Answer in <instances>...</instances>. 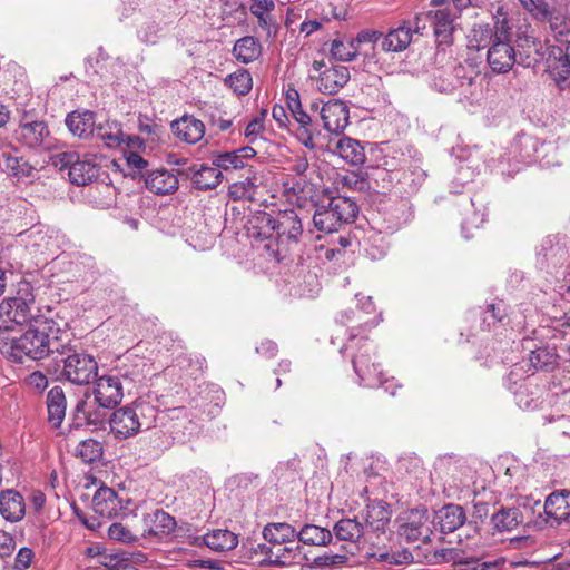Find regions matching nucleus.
Listing matches in <instances>:
<instances>
[{
    "mask_svg": "<svg viewBox=\"0 0 570 570\" xmlns=\"http://www.w3.org/2000/svg\"><path fill=\"white\" fill-rule=\"evenodd\" d=\"M363 347H365L364 352L353 355V367L361 382L368 387H375L382 384L381 364L371 362V348L367 344H363L361 348Z\"/></svg>",
    "mask_w": 570,
    "mask_h": 570,
    "instance_id": "obj_21",
    "label": "nucleus"
},
{
    "mask_svg": "<svg viewBox=\"0 0 570 570\" xmlns=\"http://www.w3.org/2000/svg\"><path fill=\"white\" fill-rule=\"evenodd\" d=\"M174 135L181 141L194 145L205 135V125L194 116H183L171 122Z\"/></svg>",
    "mask_w": 570,
    "mask_h": 570,
    "instance_id": "obj_30",
    "label": "nucleus"
},
{
    "mask_svg": "<svg viewBox=\"0 0 570 570\" xmlns=\"http://www.w3.org/2000/svg\"><path fill=\"white\" fill-rule=\"evenodd\" d=\"M529 363L534 371L549 370L556 364V354L548 348H537L531 351Z\"/></svg>",
    "mask_w": 570,
    "mask_h": 570,
    "instance_id": "obj_52",
    "label": "nucleus"
},
{
    "mask_svg": "<svg viewBox=\"0 0 570 570\" xmlns=\"http://www.w3.org/2000/svg\"><path fill=\"white\" fill-rule=\"evenodd\" d=\"M357 214L358 206L350 197L333 196L316 206L313 224L320 232L334 233L343 225L352 224Z\"/></svg>",
    "mask_w": 570,
    "mask_h": 570,
    "instance_id": "obj_4",
    "label": "nucleus"
},
{
    "mask_svg": "<svg viewBox=\"0 0 570 570\" xmlns=\"http://www.w3.org/2000/svg\"><path fill=\"white\" fill-rule=\"evenodd\" d=\"M541 421L543 424H553L556 431L570 436V396H559L550 412L541 415Z\"/></svg>",
    "mask_w": 570,
    "mask_h": 570,
    "instance_id": "obj_26",
    "label": "nucleus"
},
{
    "mask_svg": "<svg viewBox=\"0 0 570 570\" xmlns=\"http://www.w3.org/2000/svg\"><path fill=\"white\" fill-rule=\"evenodd\" d=\"M53 361L61 366L60 376L75 385H88L98 375L95 357L78 351L70 342L62 343Z\"/></svg>",
    "mask_w": 570,
    "mask_h": 570,
    "instance_id": "obj_3",
    "label": "nucleus"
},
{
    "mask_svg": "<svg viewBox=\"0 0 570 570\" xmlns=\"http://www.w3.org/2000/svg\"><path fill=\"white\" fill-rule=\"evenodd\" d=\"M223 175L215 166L200 165L191 175V184L196 189L209 190L216 188L222 181Z\"/></svg>",
    "mask_w": 570,
    "mask_h": 570,
    "instance_id": "obj_43",
    "label": "nucleus"
},
{
    "mask_svg": "<svg viewBox=\"0 0 570 570\" xmlns=\"http://www.w3.org/2000/svg\"><path fill=\"white\" fill-rule=\"evenodd\" d=\"M27 514V503L20 492L13 489L0 492V515L8 522L17 523Z\"/></svg>",
    "mask_w": 570,
    "mask_h": 570,
    "instance_id": "obj_24",
    "label": "nucleus"
},
{
    "mask_svg": "<svg viewBox=\"0 0 570 570\" xmlns=\"http://www.w3.org/2000/svg\"><path fill=\"white\" fill-rule=\"evenodd\" d=\"M226 82L230 89L239 96L247 95L253 87V79L247 70H239L229 75Z\"/></svg>",
    "mask_w": 570,
    "mask_h": 570,
    "instance_id": "obj_51",
    "label": "nucleus"
},
{
    "mask_svg": "<svg viewBox=\"0 0 570 570\" xmlns=\"http://www.w3.org/2000/svg\"><path fill=\"white\" fill-rule=\"evenodd\" d=\"M67 400L62 387L53 386L47 395L48 421L53 428H59L65 420Z\"/></svg>",
    "mask_w": 570,
    "mask_h": 570,
    "instance_id": "obj_37",
    "label": "nucleus"
},
{
    "mask_svg": "<svg viewBox=\"0 0 570 570\" xmlns=\"http://www.w3.org/2000/svg\"><path fill=\"white\" fill-rule=\"evenodd\" d=\"M431 12V23L433 26L434 36L436 41L442 43H450L452 41V33L454 30V17L448 9H438Z\"/></svg>",
    "mask_w": 570,
    "mask_h": 570,
    "instance_id": "obj_39",
    "label": "nucleus"
},
{
    "mask_svg": "<svg viewBox=\"0 0 570 570\" xmlns=\"http://www.w3.org/2000/svg\"><path fill=\"white\" fill-rule=\"evenodd\" d=\"M303 234V224L295 210L279 212L275 216L274 242L264 245L267 252L281 259L287 246L297 244Z\"/></svg>",
    "mask_w": 570,
    "mask_h": 570,
    "instance_id": "obj_8",
    "label": "nucleus"
},
{
    "mask_svg": "<svg viewBox=\"0 0 570 570\" xmlns=\"http://www.w3.org/2000/svg\"><path fill=\"white\" fill-rule=\"evenodd\" d=\"M61 330L51 318H36L35 324L20 336L9 326H0V353L12 362L39 361L58 354L62 345Z\"/></svg>",
    "mask_w": 570,
    "mask_h": 570,
    "instance_id": "obj_2",
    "label": "nucleus"
},
{
    "mask_svg": "<svg viewBox=\"0 0 570 570\" xmlns=\"http://www.w3.org/2000/svg\"><path fill=\"white\" fill-rule=\"evenodd\" d=\"M38 311L35 303V297L31 293L26 292L22 294L19 291V295L3 299L0 304V318L2 320L3 327L8 326V323H14L17 325H23L29 322H33L36 318H41L33 312ZM2 327V325H0Z\"/></svg>",
    "mask_w": 570,
    "mask_h": 570,
    "instance_id": "obj_10",
    "label": "nucleus"
},
{
    "mask_svg": "<svg viewBox=\"0 0 570 570\" xmlns=\"http://www.w3.org/2000/svg\"><path fill=\"white\" fill-rule=\"evenodd\" d=\"M340 184L342 187L357 190V191H366L371 188L370 181L357 173H348L346 175L341 176Z\"/></svg>",
    "mask_w": 570,
    "mask_h": 570,
    "instance_id": "obj_59",
    "label": "nucleus"
},
{
    "mask_svg": "<svg viewBox=\"0 0 570 570\" xmlns=\"http://www.w3.org/2000/svg\"><path fill=\"white\" fill-rule=\"evenodd\" d=\"M361 521L367 535L370 533H384L386 525L391 519V512L387 510L386 504L379 502H371L366 505L365 510L360 515Z\"/></svg>",
    "mask_w": 570,
    "mask_h": 570,
    "instance_id": "obj_25",
    "label": "nucleus"
},
{
    "mask_svg": "<svg viewBox=\"0 0 570 570\" xmlns=\"http://www.w3.org/2000/svg\"><path fill=\"white\" fill-rule=\"evenodd\" d=\"M3 169L18 179L32 178L35 176V167L23 157L13 156L3 153Z\"/></svg>",
    "mask_w": 570,
    "mask_h": 570,
    "instance_id": "obj_47",
    "label": "nucleus"
},
{
    "mask_svg": "<svg viewBox=\"0 0 570 570\" xmlns=\"http://www.w3.org/2000/svg\"><path fill=\"white\" fill-rule=\"evenodd\" d=\"M204 544L216 552L230 551L238 544V537L228 529H214L203 537Z\"/></svg>",
    "mask_w": 570,
    "mask_h": 570,
    "instance_id": "obj_38",
    "label": "nucleus"
},
{
    "mask_svg": "<svg viewBox=\"0 0 570 570\" xmlns=\"http://www.w3.org/2000/svg\"><path fill=\"white\" fill-rule=\"evenodd\" d=\"M138 525L140 537L158 539L171 534L177 527L175 518L160 509L145 513L140 520L138 519Z\"/></svg>",
    "mask_w": 570,
    "mask_h": 570,
    "instance_id": "obj_17",
    "label": "nucleus"
},
{
    "mask_svg": "<svg viewBox=\"0 0 570 570\" xmlns=\"http://www.w3.org/2000/svg\"><path fill=\"white\" fill-rule=\"evenodd\" d=\"M51 164L60 171L68 170L71 184L85 186L99 175V166L90 155L81 157L75 151H63L51 156Z\"/></svg>",
    "mask_w": 570,
    "mask_h": 570,
    "instance_id": "obj_7",
    "label": "nucleus"
},
{
    "mask_svg": "<svg viewBox=\"0 0 570 570\" xmlns=\"http://www.w3.org/2000/svg\"><path fill=\"white\" fill-rule=\"evenodd\" d=\"M336 151L341 158L351 165L357 166L365 161L364 148L357 140L350 137H343L337 141Z\"/></svg>",
    "mask_w": 570,
    "mask_h": 570,
    "instance_id": "obj_45",
    "label": "nucleus"
},
{
    "mask_svg": "<svg viewBox=\"0 0 570 570\" xmlns=\"http://www.w3.org/2000/svg\"><path fill=\"white\" fill-rule=\"evenodd\" d=\"M429 515L425 509H414L401 519L397 533L407 542H417L430 539Z\"/></svg>",
    "mask_w": 570,
    "mask_h": 570,
    "instance_id": "obj_15",
    "label": "nucleus"
},
{
    "mask_svg": "<svg viewBox=\"0 0 570 570\" xmlns=\"http://www.w3.org/2000/svg\"><path fill=\"white\" fill-rule=\"evenodd\" d=\"M65 124L73 137L88 139L95 132V112L90 110H73L66 116Z\"/></svg>",
    "mask_w": 570,
    "mask_h": 570,
    "instance_id": "obj_29",
    "label": "nucleus"
},
{
    "mask_svg": "<svg viewBox=\"0 0 570 570\" xmlns=\"http://www.w3.org/2000/svg\"><path fill=\"white\" fill-rule=\"evenodd\" d=\"M142 177L146 188L156 195L174 194L179 187L176 174L166 168L147 170Z\"/></svg>",
    "mask_w": 570,
    "mask_h": 570,
    "instance_id": "obj_23",
    "label": "nucleus"
},
{
    "mask_svg": "<svg viewBox=\"0 0 570 570\" xmlns=\"http://www.w3.org/2000/svg\"><path fill=\"white\" fill-rule=\"evenodd\" d=\"M213 166L219 170L243 169L245 168V163L240 160L237 153L228 151L216 155L213 159Z\"/></svg>",
    "mask_w": 570,
    "mask_h": 570,
    "instance_id": "obj_57",
    "label": "nucleus"
},
{
    "mask_svg": "<svg viewBox=\"0 0 570 570\" xmlns=\"http://www.w3.org/2000/svg\"><path fill=\"white\" fill-rule=\"evenodd\" d=\"M332 534L333 541L360 543L362 540H367V533L358 515L336 521L332 528Z\"/></svg>",
    "mask_w": 570,
    "mask_h": 570,
    "instance_id": "obj_27",
    "label": "nucleus"
},
{
    "mask_svg": "<svg viewBox=\"0 0 570 570\" xmlns=\"http://www.w3.org/2000/svg\"><path fill=\"white\" fill-rule=\"evenodd\" d=\"M466 521L464 509L459 504H445L435 512L434 524L442 533H451Z\"/></svg>",
    "mask_w": 570,
    "mask_h": 570,
    "instance_id": "obj_31",
    "label": "nucleus"
},
{
    "mask_svg": "<svg viewBox=\"0 0 570 570\" xmlns=\"http://www.w3.org/2000/svg\"><path fill=\"white\" fill-rule=\"evenodd\" d=\"M519 145L520 156L524 161H531L539 158L540 149L544 148V145L540 144L538 138L529 135L521 136Z\"/></svg>",
    "mask_w": 570,
    "mask_h": 570,
    "instance_id": "obj_53",
    "label": "nucleus"
},
{
    "mask_svg": "<svg viewBox=\"0 0 570 570\" xmlns=\"http://www.w3.org/2000/svg\"><path fill=\"white\" fill-rule=\"evenodd\" d=\"M119 521L111 523L108 529V538L122 543H131L140 537L137 512H130L129 517H120Z\"/></svg>",
    "mask_w": 570,
    "mask_h": 570,
    "instance_id": "obj_28",
    "label": "nucleus"
},
{
    "mask_svg": "<svg viewBox=\"0 0 570 570\" xmlns=\"http://www.w3.org/2000/svg\"><path fill=\"white\" fill-rule=\"evenodd\" d=\"M92 509L107 519L128 518L130 512L137 511L136 504L130 499L120 497L114 489L106 485L95 492Z\"/></svg>",
    "mask_w": 570,
    "mask_h": 570,
    "instance_id": "obj_9",
    "label": "nucleus"
},
{
    "mask_svg": "<svg viewBox=\"0 0 570 570\" xmlns=\"http://www.w3.org/2000/svg\"><path fill=\"white\" fill-rule=\"evenodd\" d=\"M546 523L550 527L561 525L570 521V490H558L550 493L544 501Z\"/></svg>",
    "mask_w": 570,
    "mask_h": 570,
    "instance_id": "obj_19",
    "label": "nucleus"
},
{
    "mask_svg": "<svg viewBox=\"0 0 570 570\" xmlns=\"http://www.w3.org/2000/svg\"><path fill=\"white\" fill-rule=\"evenodd\" d=\"M259 550L266 556L265 564L272 567H291L294 564H305L311 561V557L305 552V549L299 544L298 540L289 543H283L274 549L265 544H259Z\"/></svg>",
    "mask_w": 570,
    "mask_h": 570,
    "instance_id": "obj_12",
    "label": "nucleus"
},
{
    "mask_svg": "<svg viewBox=\"0 0 570 570\" xmlns=\"http://www.w3.org/2000/svg\"><path fill=\"white\" fill-rule=\"evenodd\" d=\"M332 56L341 61H352L358 55V48L353 39L340 40L335 39L331 45Z\"/></svg>",
    "mask_w": 570,
    "mask_h": 570,
    "instance_id": "obj_49",
    "label": "nucleus"
},
{
    "mask_svg": "<svg viewBox=\"0 0 570 570\" xmlns=\"http://www.w3.org/2000/svg\"><path fill=\"white\" fill-rule=\"evenodd\" d=\"M256 178L247 176L245 179L235 181L229 186L228 194L234 199H245L250 198L255 193L256 188Z\"/></svg>",
    "mask_w": 570,
    "mask_h": 570,
    "instance_id": "obj_54",
    "label": "nucleus"
},
{
    "mask_svg": "<svg viewBox=\"0 0 570 570\" xmlns=\"http://www.w3.org/2000/svg\"><path fill=\"white\" fill-rule=\"evenodd\" d=\"M94 396L99 405L104 407L114 409L124 397L125 385L120 381V376L105 374L95 377Z\"/></svg>",
    "mask_w": 570,
    "mask_h": 570,
    "instance_id": "obj_16",
    "label": "nucleus"
},
{
    "mask_svg": "<svg viewBox=\"0 0 570 570\" xmlns=\"http://www.w3.org/2000/svg\"><path fill=\"white\" fill-rule=\"evenodd\" d=\"M505 305L502 302L497 304H490L487 307L485 315L483 317V323L487 324L488 327L494 325L498 322H501L505 317Z\"/></svg>",
    "mask_w": 570,
    "mask_h": 570,
    "instance_id": "obj_62",
    "label": "nucleus"
},
{
    "mask_svg": "<svg viewBox=\"0 0 570 570\" xmlns=\"http://www.w3.org/2000/svg\"><path fill=\"white\" fill-rule=\"evenodd\" d=\"M264 119H265V111L261 114V116L255 117L252 119L245 130L244 135L248 139L250 144H254L258 137L263 134L265 126H264Z\"/></svg>",
    "mask_w": 570,
    "mask_h": 570,
    "instance_id": "obj_61",
    "label": "nucleus"
},
{
    "mask_svg": "<svg viewBox=\"0 0 570 570\" xmlns=\"http://www.w3.org/2000/svg\"><path fill=\"white\" fill-rule=\"evenodd\" d=\"M294 95L296 98H292L288 95V107L291 109L293 117L295 118L297 124L311 125L312 119H311L309 115H307L302 109L301 101L298 100L297 91H294Z\"/></svg>",
    "mask_w": 570,
    "mask_h": 570,
    "instance_id": "obj_63",
    "label": "nucleus"
},
{
    "mask_svg": "<svg viewBox=\"0 0 570 570\" xmlns=\"http://www.w3.org/2000/svg\"><path fill=\"white\" fill-rule=\"evenodd\" d=\"M350 80V70L347 67L336 65L325 69L320 73L317 87L326 95H334L342 89Z\"/></svg>",
    "mask_w": 570,
    "mask_h": 570,
    "instance_id": "obj_32",
    "label": "nucleus"
},
{
    "mask_svg": "<svg viewBox=\"0 0 570 570\" xmlns=\"http://www.w3.org/2000/svg\"><path fill=\"white\" fill-rule=\"evenodd\" d=\"M108 409L99 405L95 396L91 399L90 394L86 393L83 399L79 400L75 406L71 426L76 429L83 426L104 428L107 421L106 410Z\"/></svg>",
    "mask_w": 570,
    "mask_h": 570,
    "instance_id": "obj_13",
    "label": "nucleus"
},
{
    "mask_svg": "<svg viewBox=\"0 0 570 570\" xmlns=\"http://www.w3.org/2000/svg\"><path fill=\"white\" fill-rule=\"evenodd\" d=\"M261 53L262 46L259 41L252 36L238 39L233 48L234 57L245 65L255 61Z\"/></svg>",
    "mask_w": 570,
    "mask_h": 570,
    "instance_id": "obj_44",
    "label": "nucleus"
},
{
    "mask_svg": "<svg viewBox=\"0 0 570 570\" xmlns=\"http://www.w3.org/2000/svg\"><path fill=\"white\" fill-rule=\"evenodd\" d=\"M451 70L454 82H456V90L461 89V92L464 95L472 94L470 89L474 86L478 73L462 65L454 66Z\"/></svg>",
    "mask_w": 570,
    "mask_h": 570,
    "instance_id": "obj_48",
    "label": "nucleus"
},
{
    "mask_svg": "<svg viewBox=\"0 0 570 570\" xmlns=\"http://www.w3.org/2000/svg\"><path fill=\"white\" fill-rule=\"evenodd\" d=\"M269 12L271 11H253L252 14L257 18L258 26L265 31L266 38L274 40L278 33L279 24Z\"/></svg>",
    "mask_w": 570,
    "mask_h": 570,
    "instance_id": "obj_56",
    "label": "nucleus"
},
{
    "mask_svg": "<svg viewBox=\"0 0 570 570\" xmlns=\"http://www.w3.org/2000/svg\"><path fill=\"white\" fill-rule=\"evenodd\" d=\"M248 235L256 240L274 242L275 216L266 212H256L247 220Z\"/></svg>",
    "mask_w": 570,
    "mask_h": 570,
    "instance_id": "obj_33",
    "label": "nucleus"
},
{
    "mask_svg": "<svg viewBox=\"0 0 570 570\" xmlns=\"http://www.w3.org/2000/svg\"><path fill=\"white\" fill-rule=\"evenodd\" d=\"M347 561V557L338 553H323L311 558L309 562H305L309 568L314 569H332L342 566Z\"/></svg>",
    "mask_w": 570,
    "mask_h": 570,
    "instance_id": "obj_55",
    "label": "nucleus"
},
{
    "mask_svg": "<svg viewBox=\"0 0 570 570\" xmlns=\"http://www.w3.org/2000/svg\"><path fill=\"white\" fill-rule=\"evenodd\" d=\"M433 87L442 94H451L455 91L456 82H454L452 70H439L433 77Z\"/></svg>",
    "mask_w": 570,
    "mask_h": 570,
    "instance_id": "obj_58",
    "label": "nucleus"
},
{
    "mask_svg": "<svg viewBox=\"0 0 570 570\" xmlns=\"http://www.w3.org/2000/svg\"><path fill=\"white\" fill-rule=\"evenodd\" d=\"M263 538L274 544L282 546L297 540L298 531L286 522L268 523L263 529Z\"/></svg>",
    "mask_w": 570,
    "mask_h": 570,
    "instance_id": "obj_41",
    "label": "nucleus"
},
{
    "mask_svg": "<svg viewBox=\"0 0 570 570\" xmlns=\"http://www.w3.org/2000/svg\"><path fill=\"white\" fill-rule=\"evenodd\" d=\"M522 522L523 513L519 508H501L491 517V524L498 532H511Z\"/></svg>",
    "mask_w": 570,
    "mask_h": 570,
    "instance_id": "obj_42",
    "label": "nucleus"
},
{
    "mask_svg": "<svg viewBox=\"0 0 570 570\" xmlns=\"http://www.w3.org/2000/svg\"><path fill=\"white\" fill-rule=\"evenodd\" d=\"M324 128L332 134H341L348 125L350 110L341 100L331 99L320 111Z\"/></svg>",
    "mask_w": 570,
    "mask_h": 570,
    "instance_id": "obj_22",
    "label": "nucleus"
},
{
    "mask_svg": "<svg viewBox=\"0 0 570 570\" xmlns=\"http://www.w3.org/2000/svg\"><path fill=\"white\" fill-rule=\"evenodd\" d=\"M121 125L115 120H107L104 124H96L92 137H96L105 142L108 147H117L122 141Z\"/></svg>",
    "mask_w": 570,
    "mask_h": 570,
    "instance_id": "obj_46",
    "label": "nucleus"
},
{
    "mask_svg": "<svg viewBox=\"0 0 570 570\" xmlns=\"http://www.w3.org/2000/svg\"><path fill=\"white\" fill-rule=\"evenodd\" d=\"M413 38L410 29L402 20L397 27L390 29L380 42V47L384 52H402L411 45Z\"/></svg>",
    "mask_w": 570,
    "mask_h": 570,
    "instance_id": "obj_34",
    "label": "nucleus"
},
{
    "mask_svg": "<svg viewBox=\"0 0 570 570\" xmlns=\"http://www.w3.org/2000/svg\"><path fill=\"white\" fill-rule=\"evenodd\" d=\"M435 563H451L459 570H498L503 561L487 559L470 544L459 542L458 547L444 548L434 553Z\"/></svg>",
    "mask_w": 570,
    "mask_h": 570,
    "instance_id": "obj_6",
    "label": "nucleus"
},
{
    "mask_svg": "<svg viewBox=\"0 0 570 570\" xmlns=\"http://www.w3.org/2000/svg\"><path fill=\"white\" fill-rule=\"evenodd\" d=\"M511 36L498 39L487 51V60L493 72L505 73L517 62V52L510 42Z\"/></svg>",
    "mask_w": 570,
    "mask_h": 570,
    "instance_id": "obj_18",
    "label": "nucleus"
},
{
    "mask_svg": "<svg viewBox=\"0 0 570 570\" xmlns=\"http://www.w3.org/2000/svg\"><path fill=\"white\" fill-rule=\"evenodd\" d=\"M513 394L517 405L524 411H533L541 403L540 390L530 379L522 381L519 387L513 391Z\"/></svg>",
    "mask_w": 570,
    "mask_h": 570,
    "instance_id": "obj_40",
    "label": "nucleus"
},
{
    "mask_svg": "<svg viewBox=\"0 0 570 570\" xmlns=\"http://www.w3.org/2000/svg\"><path fill=\"white\" fill-rule=\"evenodd\" d=\"M522 8L537 21L547 22L553 32L548 47L547 71L559 88L570 85V19L547 0H519Z\"/></svg>",
    "mask_w": 570,
    "mask_h": 570,
    "instance_id": "obj_1",
    "label": "nucleus"
},
{
    "mask_svg": "<svg viewBox=\"0 0 570 570\" xmlns=\"http://www.w3.org/2000/svg\"><path fill=\"white\" fill-rule=\"evenodd\" d=\"M156 419V409L147 403H134L116 410L109 425L116 439L124 440L136 435L142 429H150Z\"/></svg>",
    "mask_w": 570,
    "mask_h": 570,
    "instance_id": "obj_5",
    "label": "nucleus"
},
{
    "mask_svg": "<svg viewBox=\"0 0 570 570\" xmlns=\"http://www.w3.org/2000/svg\"><path fill=\"white\" fill-rule=\"evenodd\" d=\"M146 363L137 356H125L120 364L116 367L112 375L120 376L124 382L125 389L130 390L136 382L141 381L144 377V367Z\"/></svg>",
    "mask_w": 570,
    "mask_h": 570,
    "instance_id": "obj_35",
    "label": "nucleus"
},
{
    "mask_svg": "<svg viewBox=\"0 0 570 570\" xmlns=\"http://www.w3.org/2000/svg\"><path fill=\"white\" fill-rule=\"evenodd\" d=\"M511 36V28L507 18L497 19L493 26L478 23L471 29L469 36V48L481 50L492 46L498 39H505Z\"/></svg>",
    "mask_w": 570,
    "mask_h": 570,
    "instance_id": "obj_14",
    "label": "nucleus"
},
{
    "mask_svg": "<svg viewBox=\"0 0 570 570\" xmlns=\"http://www.w3.org/2000/svg\"><path fill=\"white\" fill-rule=\"evenodd\" d=\"M403 21L407 24L412 38L414 35L423 36L428 28V22H431V12H420L412 20L404 19Z\"/></svg>",
    "mask_w": 570,
    "mask_h": 570,
    "instance_id": "obj_60",
    "label": "nucleus"
},
{
    "mask_svg": "<svg viewBox=\"0 0 570 570\" xmlns=\"http://www.w3.org/2000/svg\"><path fill=\"white\" fill-rule=\"evenodd\" d=\"M14 139L27 148H50L52 138L48 125L43 120L32 119L24 115L13 132Z\"/></svg>",
    "mask_w": 570,
    "mask_h": 570,
    "instance_id": "obj_11",
    "label": "nucleus"
},
{
    "mask_svg": "<svg viewBox=\"0 0 570 570\" xmlns=\"http://www.w3.org/2000/svg\"><path fill=\"white\" fill-rule=\"evenodd\" d=\"M373 563L383 570H403L414 563L413 551L401 546L379 549L372 554Z\"/></svg>",
    "mask_w": 570,
    "mask_h": 570,
    "instance_id": "obj_20",
    "label": "nucleus"
},
{
    "mask_svg": "<svg viewBox=\"0 0 570 570\" xmlns=\"http://www.w3.org/2000/svg\"><path fill=\"white\" fill-rule=\"evenodd\" d=\"M77 456L86 463L98 461L102 455V445L94 439L81 441L76 449Z\"/></svg>",
    "mask_w": 570,
    "mask_h": 570,
    "instance_id": "obj_50",
    "label": "nucleus"
},
{
    "mask_svg": "<svg viewBox=\"0 0 570 570\" xmlns=\"http://www.w3.org/2000/svg\"><path fill=\"white\" fill-rule=\"evenodd\" d=\"M296 137L299 140L302 145H304L308 149L315 148L314 142V128L313 125H304L298 124V127L296 128Z\"/></svg>",
    "mask_w": 570,
    "mask_h": 570,
    "instance_id": "obj_64",
    "label": "nucleus"
},
{
    "mask_svg": "<svg viewBox=\"0 0 570 570\" xmlns=\"http://www.w3.org/2000/svg\"><path fill=\"white\" fill-rule=\"evenodd\" d=\"M297 540L302 546L328 547L333 543V534L327 528L307 523L298 530Z\"/></svg>",
    "mask_w": 570,
    "mask_h": 570,
    "instance_id": "obj_36",
    "label": "nucleus"
}]
</instances>
